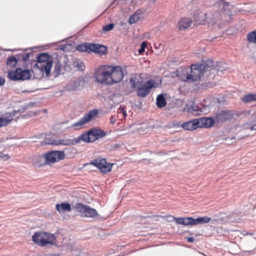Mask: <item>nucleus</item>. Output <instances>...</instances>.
<instances>
[{
    "instance_id": "bb28decb",
    "label": "nucleus",
    "mask_w": 256,
    "mask_h": 256,
    "mask_svg": "<svg viewBox=\"0 0 256 256\" xmlns=\"http://www.w3.org/2000/svg\"><path fill=\"white\" fill-rule=\"evenodd\" d=\"M211 218L208 216L200 217L197 218H194V226L198 224H206L210 222Z\"/></svg>"
},
{
    "instance_id": "79ce46f5",
    "label": "nucleus",
    "mask_w": 256,
    "mask_h": 256,
    "mask_svg": "<svg viewBox=\"0 0 256 256\" xmlns=\"http://www.w3.org/2000/svg\"><path fill=\"white\" fill-rule=\"evenodd\" d=\"M251 113L250 110H244L240 114H243L244 116L250 115Z\"/></svg>"
},
{
    "instance_id": "6e6552de",
    "label": "nucleus",
    "mask_w": 256,
    "mask_h": 256,
    "mask_svg": "<svg viewBox=\"0 0 256 256\" xmlns=\"http://www.w3.org/2000/svg\"><path fill=\"white\" fill-rule=\"evenodd\" d=\"M110 65H101L94 72L95 82L104 84H110L109 68Z\"/></svg>"
},
{
    "instance_id": "8fccbe9b",
    "label": "nucleus",
    "mask_w": 256,
    "mask_h": 256,
    "mask_svg": "<svg viewBox=\"0 0 256 256\" xmlns=\"http://www.w3.org/2000/svg\"><path fill=\"white\" fill-rule=\"evenodd\" d=\"M255 120H256V119H255Z\"/></svg>"
},
{
    "instance_id": "e433bc0d",
    "label": "nucleus",
    "mask_w": 256,
    "mask_h": 256,
    "mask_svg": "<svg viewBox=\"0 0 256 256\" xmlns=\"http://www.w3.org/2000/svg\"><path fill=\"white\" fill-rule=\"evenodd\" d=\"M118 114H122L124 118H126L127 116L126 110L123 107H120L118 110Z\"/></svg>"
},
{
    "instance_id": "a211bd4d",
    "label": "nucleus",
    "mask_w": 256,
    "mask_h": 256,
    "mask_svg": "<svg viewBox=\"0 0 256 256\" xmlns=\"http://www.w3.org/2000/svg\"><path fill=\"white\" fill-rule=\"evenodd\" d=\"M17 112L13 110L4 114V116L0 117V128L5 126L12 122Z\"/></svg>"
},
{
    "instance_id": "c03bdc74",
    "label": "nucleus",
    "mask_w": 256,
    "mask_h": 256,
    "mask_svg": "<svg viewBox=\"0 0 256 256\" xmlns=\"http://www.w3.org/2000/svg\"><path fill=\"white\" fill-rule=\"evenodd\" d=\"M5 82V80L3 78L0 76V86L3 85Z\"/></svg>"
},
{
    "instance_id": "5701e85b",
    "label": "nucleus",
    "mask_w": 256,
    "mask_h": 256,
    "mask_svg": "<svg viewBox=\"0 0 256 256\" xmlns=\"http://www.w3.org/2000/svg\"><path fill=\"white\" fill-rule=\"evenodd\" d=\"M56 210L60 212H70L72 210L70 204L68 202H63L56 204Z\"/></svg>"
},
{
    "instance_id": "a19ab883",
    "label": "nucleus",
    "mask_w": 256,
    "mask_h": 256,
    "mask_svg": "<svg viewBox=\"0 0 256 256\" xmlns=\"http://www.w3.org/2000/svg\"><path fill=\"white\" fill-rule=\"evenodd\" d=\"M169 61L171 62H178L179 60L177 58H170Z\"/></svg>"
},
{
    "instance_id": "a18cd8bd",
    "label": "nucleus",
    "mask_w": 256,
    "mask_h": 256,
    "mask_svg": "<svg viewBox=\"0 0 256 256\" xmlns=\"http://www.w3.org/2000/svg\"><path fill=\"white\" fill-rule=\"evenodd\" d=\"M186 240L188 242H194V238L192 237H188L186 238Z\"/></svg>"
},
{
    "instance_id": "c85d7f7f",
    "label": "nucleus",
    "mask_w": 256,
    "mask_h": 256,
    "mask_svg": "<svg viewBox=\"0 0 256 256\" xmlns=\"http://www.w3.org/2000/svg\"><path fill=\"white\" fill-rule=\"evenodd\" d=\"M140 19L139 13L138 11H136L134 14L130 17L129 22L130 24H134L138 22Z\"/></svg>"
},
{
    "instance_id": "4c0bfd02",
    "label": "nucleus",
    "mask_w": 256,
    "mask_h": 256,
    "mask_svg": "<svg viewBox=\"0 0 256 256\" xmlns=\"http://www.w3.org/2000/svg\"><path fill=\"white\" fill-rule=\"evenodd\" d=\"M146 46V42H143L140 46V48L138 50V52L140 54L142 53L145 50V48Z\"/></svg>"
},
{
    "instance_id": "f257e3e1",
    "label": "nucleus",
    "mask_w": 256,
    "mask_h": 256,
    "mask_svg": "<svg viewBox=\"0 0 256 256\" xmlns=\"http://www.w3.org/2000/svg\"><path fill=\"white\" fill-rule=\"evenodd\" d=\"M220 65H190L187 68L181 67L177 70V76L184 82H193L198 81L206 70L214 74L220 68Z\"/></svg>"
},
{
    "instance_id": "a878e982",
    "label": "nucleus",
    "mask_w": 256,
    "mask_h": 256,
    "mask_svg": "<svg viewBox=\"0 0 256 256\" xmlns=\"http://www.w3.org/2000/svg\"><path fill=\"white\" fill-rule=\"evenodd\" d=\"M242 100L243 102L246 103L255 102L256 101V94H251L245 95L242 98Z\"/></svg>"
},
{
    "instance_id": "c9c22d12",
    "label": "nucleus",
    "mask_w": 256,
    "mask_h": 256,
    "mask_svg": "<svg viewBox=\"0 0 256 256\" xmlns=\"http://www.w3.org/2000/svg\"><path fill=\"white\" fill-rule=\"evenodd\" d=\"M114 28V24H107L102 28V30L104 32H108L112 30Z\"/></svg>"
},
{
    "instance_id": "dca6fc26",
    "label": "nucleus",
    "mask_w": 256,
    "mask_h": 256,
    "mask_svg": "<svg viewBox=\"0 0 256 256\" xmlns=\"http://www.w3.org/2000/svg\"><path fill=\"white\" fill-rule=\"evenodd\" d=\"M234 114L232 111L222 110L216 114L214 118L218 123L224 122L230 120L234 118Z\"/></svg>"
},
{
    "instance_id": "0eeeda50",
    "label": "nucleus",
    "mask_w": 256,
    "mask_h": 256,
    "mask_svg": "<svg viewBox=\"0 0 256 256\" xmlns=\"http://www.w3.org/2000/svg\"><path fill=\"white\" fill-rule=\"evenodd\" d=\"M76 48L80 52H86L88 53L94 52L100 56L105 54L107 51V48L106 46L90 43L78 44Z\"/></svg>"
},
{
    "instance_id": "ea45409f",
    "label": "nucleus",
    "mask_w": 256,
    "mask_h": 256,
    "mask_svg": "<svg viewBox=\"0 0 256 256\" xmlns=\"http://www.w3.org/2000/svg\"><path fill=\"white\" fill-rule=\"evenodd\" d=\"M116 118L114 116H111L110 118V123L112 124H114L116 122Z\"/></svg>"
},
{
    "instance_id": "423d86ee",
    "label": "nucleus",
    "mask_w": 256,
    "mask_h": 256,
    "mask_svg": "<svg viewBox=\"0 0 256 256\" xmlns=\"http://www.w3.org/2000/svg\"><path fill=\"white\" fill-rule=\"evenodd\" d=\"M106 132L101 130L100 128H92L88 132H84L78 136L80 142L82 141L84 142L88 143L94 142L105 136Z\"/></svg>"
},
{
    "instance_id": "1a4fd4ad",
    "label": "nucleus",
    "mask_w": 256,
    "mask_h": 256,
    "mask_svg": "<svg viewBox=\"0 0 256 256\" xmlns=\"http://www.w3.org/2000/svg\"><path fill=\"white\" fill-rule=\"evenodd\" d=\"M36 61L38 63H46V64H60L62 59H66L65 56L58 57L56 53H53L52 54H49L48 53H41L36 56Z\"/></svg>"
},
{
    "instance_id": "9b49d317",
    "label": "nucleus",
    "mask_w": 256,
    "mask_h": 256,
    "mask_svg": "<svg viewBox=\"0 0 256 256\" xmlns=\"http://www.w3.org/2000/svg\"><path fill=\"white\" fill-rule=\"evenodd\" d=\"M98 114V110L94 109L85 114L84 116L78 122L73 124L72 128L79 130L82 128L83 126L90 122L92 120L96 118Z\"/></svg>"
},
{
    "instance_id": "473e14b6",
    "label": "nucleus",
    "mask_w": 256,
    "mask_h": 256,
    "mask_svg": "<svg viewBox=\"0 0 256 256\" xmlns=\"http://www.w3.org/2000/svg\"><path fill=\"white\" fill-rule=\"evenodd\" d=\"M62 65H54V71L53 73L54 74V76H57L60 74V67Z\"/></svg>"
},
{
    "instance_id": "2eb2a0df",
    "label": "nucleus",
    "mask_w": 256,
    "mask_h": 256,
    "mask_svg": "<svg viewBox=\"0 0 256 256\" xmlns=\"http://www.w3.org/2000/svg\"><path fill=\"white\" fill-rule=\"evenodd\" d=\"M98 168L104 174L111 171L112 164L107 162L105 158H98L92 161L90 163Z\"/></svg>"
},
{
    "instance_id": "37998d69",
    "label": "nucleus",
    "mask_w": 256,
    "mask_h": 256,
    "mask_svg": "<svg viewBox=\"0 0 256 256\" xmlns=\"http://www.w3.org/2000/svg\"><path fill=\"white\" fill-rule=\"evenodd\" d=\"M77 68H80V70H84L85 68L84 65H76Z\"/></svg>"
},
{
    "instance_id": "f704fd0d",
    "label": "nucleus",
    "mask_w": 256,
    "mask_h": 256,
    "mask_svg": "<svg viewBox=\"0 0 256 256\" xmlns=\"http://www.w3.org/2000/svg\"><path fill=\"white\" fill-rule=\"evenodd\" d=\"M168 216L172 217L176 222L178 224H182L184 223V218H176L172 216Z\"/></svg>"
},
{
    "instance_id": "9d476101",
    "label": "nucleus",
    "mask_w": 256,
    "mask_h": 256,
    "mask_svg": "<svg viewBox=\"0 0 256 256\" xmlns=\"http://www.w3.org/2000/svg\"><path fill=\"white\" fill-rule=\"evenodd\" d=\"M42 158L45 159L46 164H50L64 159L65 154L64 151L53 150L48 152L42 156H39L37 158L38 160Z\"/></svg>"
},
{
    "instance_id": "58836bf2",
    "label": "nucleus",
    "mask_w": 256,
    "mask_h": 256,
    "mask_svg": "<svg viewBox=\"0 0 256 256\" xmlns=\"http://www.w3.org/2000/svg\"><path fill=\"white\" fill-rule=\"evenodd\" d=\"M10 158V156L8 154H4L2 153V154L0 156V160L2 159L4 160H7Z\"/></svg>"
},
{
    "instance_id": "20e7f679",
    "label": "nucleus",
    "mask_w": 256,
    "mask_h": 256,
    "mask_svg": "<svg viewBox=\"0 0 256 256\" xmlns=\"http://www.w3.org/2000/svg\"><path fill=\"white\" fill-rule=\"evenodd\" d=\"M228 3L223 0L216 2L213 6V12L210 18L214 22H216L220 18L224 16L226 14H230V10L228 8Z\"/></svg>"
},
{
    "instance_id": "412c9836",
    "label": "nucleus",
    "mask_w": 256,
    "mask_h": 256,
    "mask_svg": "<svg viewBox=\"0 0 256 256\" xmlns=\"http://www.w3.org/2000/svg\"><path fill=\"white\" fill-rule=\"evenodd\" d=\"M33 53L30 52H26V50H22L20 53L16 54V57L18 59V62H26L28 60L30 55H32Z\"/></svg>"
},
{
    "instance_id": "f3484780",
    "label": "nucleus",
    "mask_w": 256,
    "mask_h": 256,
    "mask_svg": "<svg viewBox=\"0 0 256 256\" xmlns=\"http://www.w3.org/2000/svg\"><path fill=\"white\" fill-rule=\"evenodd\" d=\"M80 143L78 136L73 139H60V140H54L51 142H48V144L58 146H70L75 145L77 144Z\"/></svg>"
},
{
    "instance_id": "4468645a",
    "label": "nucleus",
    "mask_w": 256,
    "mask_h": 256,
    "mask_svg": "<svg viewBox=\"0 0 256 256\" xmlns=\"http://www.w3.org/2000/svg\"><path fill=\"white\" fill-rule=\"evenodd\" d=\"M52 65H42L40 68L38 65H34L33 70H30L32 74H33L34 78L40 80L44 77V74H46V77L50 76V72Z\"/></svg>"
},
{
    "instance_id": "393cba45",
    "label": "nucleus",
    "mask_w": 256,
    "mask_h": 256,
    "mask_svg": "<svg viewBox=\"0 0 256 256\" xmlns=\"http://www.w3.org/2000/svg\"><path fill=\"white\" fill-rule=\"evenodd\" d=\"M198 110V106H196L194 104H186L183 108V112H187L190 114H193L194 111Z\"/></svg>"
},
{
    "instance_id": "cd10ccee",
    "label": "nucleus",
    "mask_w": 256,
    "mask_h": 256,
    "mask_svg": "<svg viewBox=\"0 0 256 256\" xmlns=\"http://www.w3.org/2000/svg\"><path fill=\"white\" fill-rule=\"evenodd\" d=\"M247 40L250 43L256 44V30L248 33Z\"/></svg>"
},
{
    "instance_id": "4be33fe9",
    "label": "nucleus",
    "mask_w": 256,
    "mask_h": 256,
    "mask_svg": "<svg viewBox=\"0 0 256 256\" xmlns=\"http://www.w3.org/2000/svg\"><path fill=\"white\" fill-rule=\"evenodd\" d=\"M192 20L190 18H182L178 23V28L180 30H183L188 28L191 24Z\"/></svg>"
},
{
    "instance_id": "49530a36",
    "label": "nucleus",
    "mask_w": 256,
    "mask_h": 256,
    "mask_svg": "<svg viewBox=\"0 0 256 256\" xmlns=\"http://www.w3.org/2000/svg\"><path fill=\"white\" fill-rule=\"evenodd\" d=\"M66 46H63L62 47H61L60 49L62 50H64V48H65Z\"/></svg>"
},
{
    "instance_id": "39448f33",
    "label": "nucleus",
    "mask_w": 256,
    "mask_h": 256,
    "mask_svg": "<svg viewBox=\"0 0 256 256\" xmlns=\"http://www.w3.org/2000/svg\"><path fill=\"white\" fill-rule=\"evenodd\" d=\"M8 78L13 81H24L29 80L32 77V72L30 70H22L18 68L9 70Z\"/></svg>"
},
{
    "instance_id": "2f4dec72",
    "label": "nucleus",
    "mask_w": 256,
    "mask_h": 256,
    "mask_svg": "<svg viewBox=\"0 0 256 256\" xmlns=\"http://www.w3.org/2000/svg\"><path fill=\"white\" fill-rule=\"evenodd\" d=\"M244 126H248L246 127V129H250V130H256V123H254L253 122H251L250 124L246 123Z\"/></svg>"
},
{
    "instance_id": "aec40b11",
    "label": "nucleus",
    "mask_w": 256,
    "mask_h": 256,
    "mask_svg": "<svg viewBox=\"0 0 256 256\" xmlns=\"http://www.w3.org/2000/svg\"><path fill=\"white\" fill-rule=\"evenodd\" d=\"M215 118H202L198 119L199 122V128H208L214 126L215 122Z\"/></svg>"
},
{
    "instance_id": "09e8293b",
    "label": "nucleus",
    "mask_w": 256,
    "mask_h": 256,
    "mask_svg": "<svg viewBox=\"0 0 256 256\" xmlns=\"http://www.w3.org/2000/svg\"><path fill=\"white\" fill-rule=\"evenodd\" d=\"M64 64H66L68 62L66 60H64Z\"/></svg>"
},
{
    "instance_id": "c756f323",
    "label": "nucleus",
    "mask_w": 256,
    "mask_h": 256,
    "mask_svg": "<svg viewBox=\"0 0 256 256\" xmlns=\"http://www.w3.org/2000/svg\"><path fill=\"white\" fill-rule=\"evenodd\" d=\"M194 218L192 217L184 218L183 225H192L194 226Z\"/></svg>"
},
{
    "instance_id": "f03ea898",
    "label": "nucleus",
    "mask_w": 256,
    "mask_h": 256,
    "mask_svg": "<svg viewBox=\"0 0 256 256\" xmlns=\"http://www.w3.org/2000/svg\"><path fill=\"white\" fill-rule=\"evenodd\" d=\"M144 76L143 74H134L130 80L132 88L136 90L137 95L141 98L146 96L150 89L156 86V82L153 80H149L144 82Z\"/></svg>"
},
{
    "instance_id": "b1692460",
    "label": "nucleus",
    "mask_w": 256,
    "mask_h": 256,
    "mask_svg": "<svg viewBox=\"0 0 256 256\" xmlns=\"http://www.w3.org/2000/svg\"><path fill=\"white\" fill-rule=\"evenodd\" d=\"M156 104L159 108L164 107L166 104V100L163 94H160L156 98Z\"/></svg>"
},
{
    "instance_id": "6ab92c4d",
    "label": "nucleus",
    "mask_w": 256,
    "mask_h": 256,
    "mask_svg": "<svg viewBox=\"0 0 256 256\" xmlns=\"http://www.w3.org/2000/svg\"><path fill=\"white\" fill-rule=\"evenodd\" d=\"M182 127L185 130H194L200 127L198 119L184 122L182 124Z\"/></svg>"
},
{
    "instance_id": "ddd939ff",
    "label": "nucleus",
    "mask_w": 256,
    "mask_h": 256,
    "mask_svg": "<svg viewBox=\"0 0 256 256\" xmlns=\"http://www.w3.org/2000/svg\"><path fill=\"white\" fill-rule=\"evenodd\" d=\"M74 208L80 213L82 216L86 218H94L98 215L96 210L82 203H77Z\"/></svg>"
},
{
    "instance_id": "f8f14e48",
    "label": "nucleus",
    "mask_w": 256,
    "mask_h": 256,
    "mask_svg": "<svg viewBox=\"0 0 256 256\" xmlns=\"http://www.w3.org/2000/svg\"><path fill=\"white\" fill-rule=\"evenodd\" d=\"M108 68L110 84L120 82L124 77V72L121 66L110 65Z\"/></svg>"
},
{
    "instance_id": "7c9ffc66",
    "label": "nucleus",
    "mask_w": 256,
    "mask_h": 256,
    "mask_svg": "<svg viewBox=\"0 0 256 256\" xmlns=\"http://www.w3.org/2000/svg\"><path fill=\"white\" fill-rule=\"evenodd\" d=\"M214 62H216V64H218V62H214V61L213 59L212 58H204L202 59V62L200 64H214Z\"/></svg>"
},
{
    "instance_id": "de8ad7c7",
    "label": "nucleus",
    "mask_w": 256,
    "mask_h": 256,
    "mask_svg": "<svg viewBox=\"0 0 256 256\" xmlns=\"http://www.w3.org/2000/svg\"><path fill=\"white\" fill-rule=\"evenodd\" d=\"M159 216H158V215H155V216H154V217H156V218H158V217H159Z\"/></svg>"
},
{
    "instance_id": "72a5a7b5",
    "label": "nucleus",
    "mask_w": 256,
    "mask_h": 256,
    "mask_svg": "<svg viewBox=\"0 0 256 256\" xmlns=\"http://www.w3.org/2000/svg\"><path fill=\"white\" fill-rule=\"evenodd\" d=\"M18 59L16 56H10L6 60V64H9V63L14 62L15 64H16L18 62Z\"/></svg>"
},
{
    "instance_id": "7ed1b4c3",
    "label": "nucleus",
    "mask_w": 256,
    "mask_h": 256,
    "mask_svg": "<svg viewBox=\"0 0 256 256\" xmlns=\"http://www.w3.org/2000/svg\"><path fill=\"white\" fill-rule=\"evenodd\" d=\"M32 241L40 246H46L48 245H54L56 242V237L52 234L44 231L35 232L32 236Z\"/></svg>"
}]
</instances>
